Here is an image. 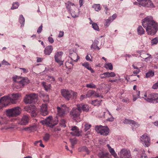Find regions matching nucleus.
<instances>
[{
	"mask_svg": "<svg viewBox=\"0 0 158 158\" xmlns=\"http://www.w3.org/2000/svg\"><path fill=\"white\" fill-rule=\"evenodd\" d=\"M70 10L72 17L75 18L78 16V10L74 4L70 3Z\"/></svg>",
	"mask_w": 158,
	"mask_h": 158,
	"instance_id": "0eeeda50",
	"label": "nucleus"
},
{
	"mask_svg": "<svg viewBox=\"0 0 158 158\" xmlns=\"http://www.w3.org/2000/svg\"><path fill=\"white\" fill-rule=\"evenodd\" d=\"M86 94V95H82L80 97V100L81 101H82L85 98H87Z\"/></svg>",
	"mask_w": 158,
	"mask_h": 158,
	"instance_id": "bf43d9fd",
	"label": "nucleus"
},
{
	"mask_svg": "<svg viewBox=\"0 0 158 158\" xmlns=\"http://www.w3.org/2000/svg\"><path fill=\"white\" fill-rule=\"evenodd\" d=\"M77 96V93L72 90L70 91V98L73 99L76 98Z\"/></svg>",
	"mask_w": 158,
	"mask_h": 158,
	"instance_id": "7c9ffc66",
	"label": "nucleus"
},
{
	"mask_svg": "<svg viewBox=\"0 0 158 158\" xmlns=\"http://www.w3.org/2000/svg\"><path fill=\"white\" fill-rule=\"evenodd\" d=\"M156 95L157 94L156 93H152L147 95L146 93H145L144 95V97H143V98L147 102L153 103V101Z\"/></svg>",
	"mask_w": 158,
	"mask_h": 158,
	"instance_id": "9b49d317",
	"label": "nucleus"
},
{
	"mask_svg": "<svg viewBox=\"0 0 158 158\" xmlns=\"http://www.w3.org/2000/svg\"><path fill=\"white\" fill-rule=\"evenodd\" d=\"M65 123V121L64 119H62L60 121V125L63 127H66Z\"/></svg>",
	"mask_w": 158,
	"mask_h": 158,
	"instance_id": "8fccbe9b",
	"label": "nucleus"
},
{
	"mask_svg": "<svg viewBox=\"0 0 158 158\" xmlns=\"http://www.w3.org/2000/svg\"><path fill=\"white\" fill-rule=\"evenodd\" d=\"M71 60L77 62L78 60L79 59V57L77 55V53L75 52H73V53H70V56Z\"/></svg>",
	"mask_w": 158,
	"mask_h": 158,
	"instance_id": "6ab92c4d",
	"label": "nucleus"
},
{
	"mask_svg": "<svg viewBox=\"0 0 158 158\" xmlns=\"http://www.w3.org/2000/svg\"><path fill=\"white\" fill-rule=\"evenodd\" d=\"M92 27L95 30L98 31L99 30V28L97 24L96 23H92Z\"/></svg>",
	"mask_w": 158,
	"mask_h": 158,
	"instance_id": "49530a36",
	"label": "nucleus"
},
{
	"mask_svg": "<svg viewBox=\"0 0 158 158\" xmlns=\"http://www.w3.org/2000/svg\"><path fill=\"white\" fill-rule=\"evenodd\" d=\"M71 130L73 132H70V134L73 136H81V131H79L78 127L76 126H72L71 127Z\"/></svg>",
	"mask_w": 158,
	"mask_h": 158,
	"instance_id": "ddd939ff",
	"label": "nucleus"
},
{
	"mask_svg": "<svg viewBox=\"0 0 158 158\" xmlns=\"http://www.w3.org/2000/svg\"><path fill=\"white\" fill-rule=\"evenodd\" d=\"M63 53L61 52H58L55 56V59L56 62L57 63L60 65L63 64V61L61 60Z\"/></svg>",
	"mask_w": 158,
	"mask_h": 158,
	"instance_id": "2eb2a0df",
	"label": "nucleus"
},
{
	"mask_svg": "<svg viewBox=\"0 0 158 158\" xmlns=\"http://www.w3.org/2000/svg\"><path fill=\"white\" fill-rule=\"evenodd\" d=\"M140 72V70L139 69L136 70L135 71H134L133 72V73L134 74L136 75L139 73V72Z\"/></svg>",
	"mask_w": 158,
	"mask_h": 158,
	"instance_id": "338daca9",
	"label": "nucleus"
},
{
	"mask_svg": "<svg viewBox=\"0 0 158 158\" xmlns=\"http://www.w3.org/2000/svg\"><path fill=\"white\" fill-rule=\"evenodd\" d=\"M91 125L88 123L85 124V125L84 130L86 131L89 130L91 127Z\"/></svg>",
	"mask_w": 158,
	"mask_h": 158,
	"instance_id": "de8ad7c7",
	"label": "nucleus"
},
{
	"mask_svg": "<svg viewBox=\"0 0 158 158\" xmlns=\"http://www.w3.org/2000/svg\"><path fill=\"white\" fill-rule=\"evenodd\" d=\"M19 69H20L22 70H23V73H27L28 72V70L27 69L25 68H19Z\"/></svg>",
	"mask_w": 158,
	"mask_h": 158,
	"instance_id": "0e129e2a",
	"label": "nucleus"
},
{
	"mask_svg": "<svg viewBox=\"0 0 158 158\" xmlns=\"http://www.w3.org/2000/svg\"><path fill=\"white\" fill-rule=\"evenodd\" d=\"M50 135L48 133H46L43 137L44 140L45 141H48L49 139Z\"/></svg>",
	"mask_w": 158,
	"mask_h": 158,
	"instance_id": "79ce46f5",
	"label": "nucleus"
},
{
	"mask_svg": "<svg viewBox=\"0 0 158 158\" xmlns=\"http://www.w3.org/2000/svg\"><path fill=\"white\" fill-rule=\"evenodd\" d=\"M43 122L44 124L51 128H52L57 123V121L55 123L54 122V120L52 119V116L48 117Z\"/></svg>",
	"mask_w": 158,
	"mask_h": 158,
	"instance_id": "6e6552de",
	"label": "nucleus"
},
{
	"mask_svg": "<svg viewBox=\"0 0 158 158\" xmlns=\"http://www.w3.org/2000/svg\"><path fill=\"white\" fill-rule=\"evenodd\" d=\"M57 115L62 116L65 114V111L68 110L69 108L65 105L63 104L61 105V107L57 106Z\"/></svg>",
	"mask_w": 158,
	"mask_h": 158,
	"instance_id": "1a4fd4ad",
	"label": "nucleus"
},
{
	"mask_svg": "<svg viewBox=\"0 0 158 158\" xmlns=\"http://www.w3.org/2000/svg\"><path fill=\"white\" fill-rule=\"evenodd\" d=\"M13 80L15 82V87L18 89H21L24 85L27 84L29 80L27 77L15 76L13 77Z\"/></svg>",
	"mask_w": 158,
	"mask_h": 158,
	"instance_id": "f03ea898",
	"label": "nucleus"
},
{
	"mask_svg": "<svg viewBox=\"0 0 158 158\" xmlns=\"http://www.w3.org/2000/svg\"><path fill=\"white\" fill-rule=\"evenodd\" d=\"M10 95L4 96L0 99V103L2 102H6L7 100H9L10 101Z\"/></svg>",
	"mask_w": 158,
	"mask_h": 158,
	"instance_id": "2f4dec72",
	"label": "nucleus"
},
{
	"mask_svg": "<svg viewBox=\"0 0 158 158\" xmlns=\"http://www.w3.org/2000/svg\"><path fill=\"white\" fill-rule=\"evenodd\" d=\"M102 101V100H96L92 101V103L94 106H98L101 104V102Z\"/></svg>",
	"mask_w": 158,
	"mask_h": 158,
	"instance_id": "c756f323",
	"label": "nucleus"
},
{
	"mask_svg": "<svg viewBox=\"0 0 158 158\" xmlns=\"http://www.w3.org/2000/svg\"><path fill=\"white\" fill-rule=\"evenodd\" d=\"M77 105H81V110H82L83 111L87 112L89 110V106L87 105H83L82 103L78 104Z\"/></svg>",
	"mask_w": 158,
	"mask_h": 158,
	"instance_id": "cd10ccee",
	"label": "nucleus"
},
{
	"mask_svg": "<svg viewBox=\"0 0 158 158\" xmlns=\"http://www.w3.org/2000/svg\"><path fill=\"white\" fill-rule=\"evenodd\" d=\"M158 42V38L156 37L151 40V44L152 45L156 44Z\"/></svg>",
	"mask_w": 158,
	"mask_h": 158,
	"instance_id": "c03bdc74",
	"label": "nucleus"
},
{
	"mask_svg": "<svg viewBox=\"0 0 158 158\" xmlns=\"http://www.w3.org/2000/svg\"><path fill=\"white\" fill-rule=\"evenodd\" d=\"M105 67L107 69H109L110 70H112L113 69V66L111 63H107L105 64Z\"/></svg>",
	"mask_w": 158,
	"mask_h": 158,
	"instance_id": "ea45409f",
	"label": "nucleus"
},
{
	"mask_svg": "<svg viewBox=\"0 0 158 158\" xmlns=\"http://www.w3.org/2000/svg\"><path fill=\"white\" fill-rule=\"evenodd\" d=\"M72 144V147L73 148L74 145L76 143L77 141L75 138L71 140Z\"/></svg>",
	"mask_w": 158,
	"mask_h": 158,
	"instance_id": "09e8293b",
	"label": "nucleus"
},
{
	"mask_svg": "<svg viewBox=\"0 0 158 158\" xmlns=\"http://www.w3.org/2000/svg\"><path fill=\"white\" fill-rule=\"evenodd\" d=\"M136 75H131L130 76H127L125 78L127 81L132 82L136 80Z\"/></svg>",
	"mask_w": 158,
	"mask_h": 158,
	"instance_id": "4be33fe9",
	"label": "nucleus"
},
{
	"mask_svg": "<svg viewBox=\"0 0 158 158\" xmlns=\"http://www.w3.org/2000/svg\"><path fill=\"white\" fill-rule=\"evenodd\" d=\"M154 75V72L152 71H149L146 74V77L147 78L153 76Z\"/></svg>",
	"mask_w": 158,
	"mask_h": 158,
	"instance_id": "72a5a7b5",
	"label": "nucleus"
},
{
	"mask_svg": "<svg viewBox=\"0 0 158 158\" xmlns=\"http://www.w3.org/2000/svg\"><path fill=\"white\" fill-rule=\"evenodd\" d=\"M114 118L113 117H110L108 118H107V121H113L114 120Z\"/></svg>",
	"mask_w": 158,
	"mask_h": 158,
	"instance_id": "774afa93",
	"label": "nucleus"
},
{
	"mask_svg": "<svg viewBox=\"0 0 158 158\" xmlns=\"http://www.w3.org/2000/svg\"><path fill=\"white\" fill-rule=\"evenodd\" d=\"M140 91L137 90L133 92V101L134 102L135 100L139 97Z\"/></svg>",
	"mask_w": 158,
	"mask_h": 158,
	"instance_id": "b1692460",
	"label": "nucleus"
},
{
	"mask_svg": "<svg viewBox=\"0 0 158 158\" xmlns=\"http://www.w3.org/2000/svg\"><path fill=\"white\" fill-rule=\"evenodd\" d=\"M140 56L144 59V61L146 62L150 61V59L152 58L151 55L147 53L145 51H142L140 53Z\"/></svg>",
	"mask_w": 158,
	"mask_h": 158,
	"instance_id": "4468645a",
	"label": "nucleus"
},
{
	"mask_svg": "<svg viewBox=\"0 0 158 158\" xmlns=\"http://www.w3.org/2000/svg\"><path fill=\"white\" fill-rule=\"evenodd\" d=\"M21 108L17 106L6 110V114L9 117H15L19 115L21 113Z\"/></svg>",
	"mask_w": 158,
	"mask_h": 158,
	"instance_id": "7ed1b4c3",
	"label": "nucleus"
},
{
	"mask_svg": "<svg viewBox=\"0 0 158 158\" xmlns=\"http://www.w3.org/2000/svg\"><path fill=\"white\" fill-rule=\"evenodd\" d=\"M48 41L51 44H52L54 42V40L52 37H49L48 38Z\"/></svg>",
	"mask_w": 158,
	"mask_h": 158,
	"instance_id": "13d9d810",
	"label": "nucleus"
},
{
	"mask_svg": "<svg viewBox=\"0 0 158 158\" xmlns=\"http://www.w3.org/2000/svg\"><path fill=\"white\" fill-rule=\"evenodd\" d=\"M86 87L89 88H95L96 87V85L93 83L87 84L86 85Z\"/></svg>",
	"mask_w": 158,
	"mask_h": 158,
	"instance_id": "58836bf2",
	"label": "nucleus"
},
{
	"mask_svg": "<svg viewBox=\"0 0 158 158\" xmlns=\"http://www.w3.org/2000/svg\"><path fill=\"white\" fill-rule=\"evenodd\" d=\"M152 88L155 89H158V82L155 83L152 86Z\"/></svg>",
	"mask_w": 158,
	"mask_h": 158,
	"instance_id": "864d4df0",
	"label": "nucleus"
},
{
	"mask_svg": "<svg viewBox=\"0 0 158 158\" xmlns=\"http://www.w3.org/2000/svg\"><path fill=\"white\" fill-rule=\"evenodd\" d=\"M61 93L62 96L67 100H69V92L66 89L61 90Z\"/></svg>",
	"mask_w": 158,
	"mask_h": 158,
	"instance_id": "412c9836",
	"label": "nucleus"
},
{
	"mask_svg": "<svg viewBox=\"0 0 158 158\" xmlns=\"http://www.w3.org/2000/svg\"><path fill=\"white\" fill-rule=\"evenodd\" d=\"M35 107V106L32 105H27L24 107V109L25 111L30 113Z\"/></svg>",
	"mask_w": 158,
	"mask_h": 158,
	"instance_id": "a878e982",
	"label": "nucleus"
},
{
	"mask_svg": "<svg viewBox=\"0 0 158 158\" xmlns=\"http://www.w3.org/2000/svg\"><path fill=\"white\" fill-rule=\"evenodd\" d=\"M117 16V15L116 14H113L112 16H111V20H112V21H113L116 18V17Z\"/></svg>",
	"mask_w": 158,
	"mask_h": 158,
	"instance_id": "e2e57ef3",
	"label": "nucleus"
},
{
	"mask_svg": "<svg viewBox=\"0 0 158 158\" xmlns=\"http://www.w3.org/2000/svg\"><path fill=\"white\" fill-rule=\"evenodd\" d=\"M19 6V4L18 2H15L13 4L11 9L12 10L16 9L18 8Z\"/></svg>",
	"mask_w": 158,
	"mask_h": 158,
	"instance_id": "a19ab883",
	"label": "nucleus"
},
{
	"mask_svg": "<svg viewBox=\"0 0 158 158\" xmlns=\"http://www.w3.org/2000/svg\"><path fill=\"white\" fill-rule=\"evenodd\" d=\"M47 79V80L50 81H54L55 80L54 78L51 76H48Z\"/></svg>",
	"mask_w": 158,
	"mask_h": 158,
	"instance_id": "3c124183",
	"label": "nucleus"
},
{
	"mask_svg": "<svg viewBox=\"0 0 158 158\" xmlns=\"http://www.w3.org/2000/svg\"><path fill=\"white\" fill-rule=\"evenodd\" d=\"M107 146L108 148V149L110 152V153L114 156L115 158H118V156L117 154L115 152L114 150L109 145V144H108Z\"/></svg>",
	"mask_w": 158,
	"mask_h": 158,
	"instance_id": "5701e85b",
	"label": "nucleus"
},
{
	"mask_svg": "<svg viewBox=\"0 0 158 158\" xmlns=\"http://www.w3.org/2000/svg\"><path fill=\"white\" fill-rule=\"evenodd\" d=\"M93 7L94 10L97 11H99L100 10L101 8L99 4H94L93 6Z\"/></svg>",
	"mask_w": 158,
	"mask_h": 158,
	"instance_id": "e433bc0d",
	"label": "nucleus"
},
{
	"mask_svg": "<svg viewBox=\"0 0 158 158\" xmlns=\"http://www.w3.org/2000/svg\"><path fill=\"white\" fill-rule=\"evenodd\" d=\"M19 20V23L21 24H23L24 23L25 19L22 15H20Z\"/></svg>",
	"mask_w": 158,
	"mask_h": 158,
	"instance_id": "37998d69",
	"label": "nucleus"
},
{
	"mask_svg": "<svg viewBox=\"0 0 158 158\" xmlns=\"http://www.w3.org/2000/svg\"><path fill=\"white\" fill-rule=\"evenodd\" d=\"M47 106L46 104H44L42 105L41 108L40 112L41 114L44 116H46L48 114V111L47 110Z\"/></svg>",
	"mask_w": 158,
	"mask_h": 158,
	"instance_id": "f3484780",
	"label": "nucleus"
},
{
	"mask_svg": "<svg viewBox=\"0 0 158 158\" xmlns=\"http://www.w3.org/2000/svg\"><path fill=\"white\" fill-rule=\"evenodd\" d=\"M142 23L148 35H154L158 30V23L151 16H148L142 20Z\"/></svg>",
	"mask_w": 158,
	"mask_h": 158,
	"instance_id": "f257e3e1",
	"label": "nucleus"
},
{
	"mask_svg": "<svg viewBox=\"0 0 158 158\" xmlns=\"http://www.w3.org/2000/svg\"><path fill=\"white\" fill-rule=\"evenodd\" d=\"M138 4L140 6L148 7L153 8L155 7L152 1L150 0H142Z\"/></svg>",
	"mask_w": 158,
	"mask_h": 158,
	"instance_id": "f8f14e48",
	"label": "nucleus"
},
{
	"mask_svg": "<svg viewBox=\"0 0 158 158\" xmlns=\"http://www.w3.org/2000/svg\"><path fill=\"white\" fill-rule=\"evenodd\" d=\"M29 118L27 115H24L21 120L19 122V123L22 125H27L28 123Z\"/></svg>",
	"mask_w": 158,
	"mask_h": 158,
	"instance_id": "dca6fc26",
	"label": "nucleus"
},
{
	"mask_svg": "<svg viewBox=\"0 0 158 158\" xmlns=\"http://www.w3.org/2000/svg\"><path fill=\"white\" fill-rule=\"evenodd\" d=\"M53 50V47L52 46L50 45L47 46L44 50V54L46 55H50Z\"/></svg>",
	"mask_w": 158,
	"mask_h": 158,
	"instance_id": "aec40b11",
	"label": "nucleus"
},
{
	"mask_svg": "<svg viewBox=\"0 0 158 158\" xmlns=\"http://www.w3.org/2000/svg\"><path fill=\"white\" fill-rule=\"evenodd\" d=\"M95 130L98 133L104 136L108 135L110 132V130L107 126H95Z\"/></svg>",
	"mask_w": 158,
	"mask_h": 158,
	"instance_id": "39448f33",
	"label": "nucleus"
},
{
	"mask_svg": "<svg viewBox=\"0 0 158 158\" xmlns=\"http://www.w3.org/2000/svg\"><path fill=\"white\" fill-rule=\"evenodd\" d=\"M42 25H41L38 28L37 30V32L39 34L42 31Z\"/></svg>",
	"mask_w": 158,
	"mask_h": 158,
	"instance_id": "4d7b16f0",
	"label": "nucleus"
},
{
	"mask_svg": "<svg viewBox=\"0 0 158 158\" xmlns=\"http://www.w3.org/2000/svg\"><path fill=\"white\" fill-rule=\"evenodd\" d=\"M42 85L46 90L48 91L50 89L51 87L50 84H47L45 82H43Z\"/></svg>",
	"mask_w": 158,
	"mask_h": 158,
	"instance_id": "473e14b6",
	"label": "nucleus"
},
{
	"mask_svg": "<svg viewBox=\"0 0 158 158\" xmlns=\"http://www.w3.org/2000/svg\"><path fill=\"white\" fill-rule=\"evenodd\" d=\"M137 33L139 35H142L144 34L145 32L144 30L142 27L139 26L137 29Z\"/></svg>",
	"mask_w": 158,
	"mask_h": 158,
	"instance_id": "bb28decb",
	"label": "nucleus"
},
{
	"mask_svg": "<svg viewBox=\"0 0 158 158\" xmlns=\"http://www.w3.org/2000/svg\"><path fill=\"white\" fill-rule=\"evenodd\" d=\"M64 33L63 31H60L58 37L59 38L61 37L64 35Z\"/></svg>",
	"mask_w": 158,
	"mask_h": 158,
	"instance_id": "680f3d73",
	"label": "nucleus"
},
{
	"mask_svg": "<svg viewBox=\"0 0 158 158\" xmlns=\"http://www.w3.org/2000/svg\"><path fill=\"white\" fill-rule=\"evenodd\" d=\"M36 127L35 126H32L30 127V131H32L35 130L36 129Z\"/></svg>",
	"mask_w": 158,
	"mask_h": 158,
	"instance_id": "603ef678",
	"label": "nucleus"
},
{
	"mask_svg": "<svg viewBox=\"0 0 158 158\" xmlns=\"http://www.w3.org/2000/svg\"><path fill=\"white\" fill-rule=\"evenodd\" d=\"M94 91L93 90H89V91L87 94H86L88 98L90 97L94 93Z\"/></svg>",
	"mask_w": 158,
	"mask_h": 158,
	"instance_id": "a18cd8bd",
	"label": "nucleus"
},
{
	"mask_svg": "<svg viewBox=\"0 0 158 158\" xmlns=\"http://www.w3.org/2000/svg\"><path fill=\"white\" fill-rule=\"evenodd\" d=\"M112 22L111 20V17H110L108 19L105 20V26L108 27L109 26L110 23Z\"/></svg>",
	"mask_w": 158,
	"mask_h": 158,
	"instance_id": "c9c22d12",
	"label": "nucleus"
},
{
	"mask_svg": "<svg viewBox=\"0 0 158 158\" xmlns=\"http://www.w3.org/2000/svg\"><path fill=\"white\" fill-rule=\"evenodd\" d=\"M140 140L143 144L147 147L149 146L150 144V139L147 134L143 135L140 137Z\"/></svg>",
	"mask_w": 158,
	"mask_h": 158,
	"instance_id": "9d476101",
	"label": "nucleus"
},
{
	"mask_svg": "<svg viewBox=\"0 0 158 158\" xmlns=\"http://www.w3.org/2000/svg\"><path fill=\"white\" fill-rule=\"evenodd\" d=\"M82 65L86 68H87L88 70L90 71L92 73H93L94 72V70L91 68V67L89 66V63L87 62H85L82 64Z\"/></svg>",
	"mask_w": 158,
	"mask_h": 158,
	"instance_id": "c85d7f7f",
	"label": "nucleus"
},
{
	"mask_svg": "<svg viewBox=\"0 0 158 158\" xmlns=\"http://www.w3.org/2000/svg\"><path fill=\"white\" fill-rule=\"evenodd\" d=\"M2 63L3 65H10V64L7 61L5 60H3L2 62Z\"/></svg>",
	"mask_w": 158,
	"mask_h": 158,
	"instance_id": "6e6d98bb",
	"label": "nucleus"
},
{
	"mask_svg": "<svg viewBox=\"0 0 158 158\" xmlns=\"http://www.w3.org/2000/svg\"><path fill=\"white\" fill-rule=\"evenodd\" d=\"M36 111L37 109L35 107L30 113L32 117H35L36 116L37 114Z\"/></svg>",
	"mask_w": 158,
	"mask_h": 158,
	"instance_id": "4c0bfd02",
	"label": "nucleus"
},
{
	"mask_svg": "<svg viewBox=\"0 0 158 158\" xmlns=\"http://www.w3.org/2000/svg\"><path fill=\"white\" fill-rule=\"evenodd\" d=\"M37 97V95L35 93L27 95L24 99V102L26 104L32 103L34 102Z\"/></svg>",
	"mask_w": 158,
	"mask_h": 158,
	"instance_id": "423d86ee",
	"label": "nucleus"
},
{
	"mask_svg": "<svg viewBox=\"0 0 158 158\" xmlns=\"http://www.w3.org/2000/svg\"><path fill=\"white\" fill-rule=\"evenodd\" d=\"M21 96V95L18 94H12V98H10V101L13 104L15 103V100Z\"/></svg>",
	"mask_w": 158,
	"mask_h": 158,
	"instance_id": "a211bd4d",
	"label": "nucleus"
},
{
	"mask_svg": "<svg viewBox=\"0 0 158 158\" xmlns=\"http://www.w3.org/2000/svg\"><path fill=\"white\" fill-rule=\"evenodd\" d=\"M122 102H124L127 103L129 102V99L128 98H123L122 99Z\"/></svg>",
	"mask_w": 158,
	"mask_h": 158,
	"instance_id": "052dcab7",
	"label": "nucleus"
},
{
	"mask_svg": "<svg viewBox=\"0 0 158 158\" xmlns=\"http://www.w3.org/2000/svg\"><path fill=\"white\" fill-rule=\"evenodd\" d=\"M123 123L125 124H132V125H133L134 126H135V125L137 124V123H135L134 120L126 118L124 120Z\"/></svg>",
	"mask_w": 158,
	"mask_h": 158,
	"instance_id": "393cba45",
	"label": "nucleus"
},
{
	"mask_svg": "<svg viewBox=\"0 0 158 158\" xmlns=\"http://www.w3.org/2000/svg\"><path fill=\"white\" fill-rule=\"evenodd\" d=\"M81 105H77V108H73L70 112V114L73 118L76 121H80V115L81 112Z\"/></svg>",
	"mask_w": 158,
	"mask_h": 158,
	"instance_id": "20e7f679",
	"label": "nucleus"
},
{
	"mask_svg": "<svg viewBox=\"0 0 158 158\" xmlns=\"http://www.w3.org/2000/svg\"><path fill=\"white\" fill-rule=\"evenodd\" d=\"M105 73L106 76V77H114L116 76L115 74L113 72L110 73L106 72Z\"/></svg>",
	"mask_w": 158,
	"mask_h": 158,
	"instance_id": "f704fd0d",
	"label": "nucleus"
},
{
	"mask_svg": "<svg viewBox=\"0 0 158 158\" xmlns=\"http://www.w3.org/2000/svg\"><path fill=\"white\" fill-rule=\"evenodd\" d=\"M105 74L106 73H104L100 75V77L102 79L105 78H107L106 77V76Z\"/></svg>",
	"mask_w": 158,
	"mask_h": 158,
	"instance_id": "69168bd1",
	"label": "nucleus"
},
{
	"mask_svg": "<svg viewBox=\"0 0 158 158\" xmlns=\"http://www.w3.org/2000/svg\"><path fill=\"white\" fill-rule=\"evenodd\" d=\"M158 103V94H157V95L156 96L154 100L153 101V103Z\"/></svg>",
	"mask_w": 158,
	"mask_h": 158,
	"instance_id": "5fc2aeb1",
	"label": "nucleus"
}]
</instances>
